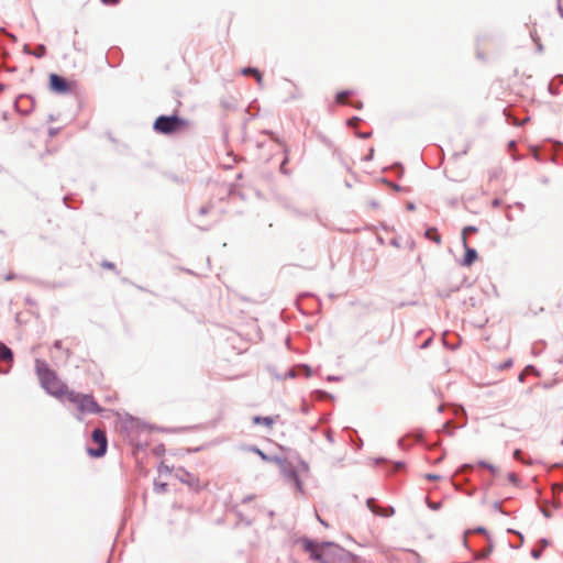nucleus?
Listing matches in <instances>:
<instances>
[{"label":"nucleus","mask_w":563,"mask_h":563,"mask_svg":"<svg viewBox=\"0 0 563 563\" xmlns=\"http://www.w3.org/2000/svg\"><path fill=\"white\" fill-rule=\"evenodd\" d=\"M424 235L434 241L435 243H440V235L437 233V229L434 228H431V229H428L424 233Z\"/></svg>","instance_id":"f3484780"},{"label":"nucleus","mask_w":563,"mask_h":563,"mask_svg":"<svg viewBox=\"0 0 563 563\" xmlns=\"http://www.w3.org/2000/svg\"><path fill=\"white\" fill-rule=\"evenodd\" d=\"M374 153V150H371V153L368 154V157H372Z\"/></svg>","instance_id":"49530a36"},{"label":"nucleus","mask_w":563,"mask_h":563,"mask_svg":"<svg viewBox=\"0 0 563 563\" xmlns=\"http://www.w3.org/2000/svg\"><path fill=\"white\" fill-rule=\"evenodd\" d=\"M415 246V242L412 240L409 241V247L412 249Z\"/></svg>","instance_id":"ea45409f"},{"label":"nucleus","mask_w":563,"mask_h":563,"mask_svg":"<svg viewBox=\"0 0 563 563\" xmlns=\"http://www.w3.org/2000/svg\"><path fill=\"white\" fill-rule=\"evenodd\" d=\"M323 547L328 548V559L324 563H357V556L339 545L324 542Z\"/></svg>","instance_id":"20e7f679"},{"label":"nucleus","mask_w":563,"mask_h":563,"mask_svg":"<svg viewBox=\"0 0 563 563\" xmlns=\"http://www.w3.org/2000/svg\"><path fill=\"white\" fill-rule=\"evenodd\" d=\"M207 212H208V208L207 207H201L199 209V213L202 214V216L206 214Z\"/></svg>","instance_id":"2f4dec72"},{"label":"nucleus","mask_w":563,"mask_h":563,"mask_svg":"<svg viewBox=\"0 0 563 563\" xmlns=\"http://www.w3.org/2000/svg\"><path fill=\"white\" fill-rule=\"evenodd\" d=\"M352 92L349 90L341 91L336 95V102L338 103H344L345 99L351 95Z\"/></svg>","instance_id":"6ab92c4d"},{"label":"nucleus","mask_w":563,"mask_h":563,"mask_svg":"<svg viewBox=\"0 0 563 563\" xmlns=\"http://www.w3.org/2000/svg\"><path fill=\"white\" fill-rule=\"evenodd\" d=\"M14 278V275L13 274H8L4 279L5 280H12Z\"/></svg>","instance_id":"c9c22d12"},{"label":"nucleus","mask_w":563,"mask_h":563,"mask_svg":"<svg viewBox=\"0 0 563 563\" xmlns=\"http://www.w3.org/2000/svg\"><path fill=\"white\" fill-rule=\"evenodd\" d=\"M553 489H554V492H561V490H563V485L562 484H555L553 486Z\"/></svg>","instance_id":"c85d7f7f"},{"label":"nucleus","mask_w":563,"mask_h":563,"mask_svg":"<svg viewBox=\"0 0 563 563\" xmlns=\"http://www.w3.org/2000/svg\"><path fill=\"white\" fill-rule=\"evenodd\" d=\"M317 518H318V520L320 521V523H322V525H323V526H325V527L328 526V525L323 521V519H321L318 515H317Z\"/></svg>","instance_id":"4c0bfd02"},{"label":"nucleus","mask_w":563,"mask_h":563,"mask_svg":"<svg viewBox=\"0 0 563 563\" xmlns=\"http://www.w3.org/2000/svg\"><path fill=\"white\" fill-rule=\"evenodd\" d=\"M184 125H186V121L177 114H173L159 115L155 120L153 128L162 134H172L179 131Z\"/></svg>","instance_id":"7ed1b4c3"},{"label":"nucleus","mask_w":563,"mask_h":563,"mask_svg":"<svg viewBox=\"0 0 563 563\" xmlns=\"http://www.w3.org/2000/svg\"><path fill=\"white\" fill-rule=\"evenodd\" d=\"M35 371L38 376L41 386L47 391V394L63 400L69 390L67 385L62 383L56 373L52 371L47 363L43 360L35 361Z\"/></svg>","instance_id":"f257e3e1"},{"label":"nucleus","mask_w":563,"mask_h":563,"mask_svg":"<svg viewBox=\"0 0 563 563\" xmlns=\"http://www.w3.org/2000/svg\"><path fill=\"white\" fill-rule=\"evenodd\" d=\"M175 477L183 484L189 486L190 488H194L196 490L200 488L199 478L183 467L176 470Z\"/></svg>","instance_id":"0eeeda50"},{"label":"nucleus","mask_w":563,"mask_h":563,"mask_svg":"<svg viewBox=\"0 0 563 563\" xmlns=\"http://www.w3.org/2000/svg\"><path fill=\"white\" fill-rule=\"evenodd\" d=\"M24 52L26 54L33 55L37 58L43 57L46 54V47L43 44H40L34 51H29L27 45L24 46Z\"/></svg>","instance_id":"4468645a"},{"label":"nucleus","mask_w":563,"mask_h":563,"mask_svg":"<svg viewBox=\"0 0 563 563\" xmlns=\"http://www.w3.org/2000/svg\"><path fill=\"white\" fill-rule=\"evenodd\" d=\"M391 245H394V246L398 247V246H399V243H398V241H397L396 239H393V240H391Z\"/></svg>","instance_id":"e433bc0d"},{"label":"nucleus","mask_w":563,"mask_h":563,"mask_svg":"<svg viewBox=\"0 0 563 563\" xmlns=\"http://www.w3.org/2000/svg\"><path fill=\"white\" fill-rule=\"evenodd\" d=\"M299 465H300L301 471L309 472V464L306 461L300 460Z\"/></svg>","instance_id":"b1692460"},{"label":"nucleus","mask_w":563,"mask_h":563,"mask_svg":"<svg viewBox=\"0 0 563 563\" xmlns=\"http://www.w3.org/2000/svg\"><path fill=\"white\" fill-rule=\"evenodd\" d=\"M253 499V496L252 495H249L246 497L243 498V503H247V501H251Z\"/></svg>","instance_id":"f704fd0d"},{"label":"nucleus","mask_w":563,"mask_h":563,"mask_svg":"<svg viewBox=\"0 0 563 563\" xmlns=\"http://www.w3.org/2000/svg\"><path fill=\"white\" fill-rule=\"evenodd\" d=\"M407 210L409 211H413L416 209V206L413 202H408L407 206H406Z\"/></svg>","instance_id":"cd10ccee"},{"label":"nucleus","mask_w":563,"mask_h":563,"mask_svg":"<svg viewBox=\"0 0 563 563\" xmlns=\"http://www.w3.org/2000/svg\"><path fill=\"white\" fill-rule=\"evenodd\" d=\"M92 442L97 444V448H88L87 453L93 457H101L106 454L108 449L107 434L103 430L96 428L91 434Z\"/></svg>","instance_id":"39448f33"},{"label":"nucleus","mask_w":563,"mask_h":563,"mask_svg":"<svg viewBox=\"0 0 563 563\" xmlns=\"http://www.w3.org/2000/svg\"><path fill=\"white\" fill-rule=\"evenodd\" d=\"M250 451L256 453L263 461L265 462H280V457L278 456H271V455H267L266 453H264L261 449H258L257 446H251L250 448Z\"/></svg>","instance_id":"ddd939ff"},{"label":"nucleus","mask_w":563,"mask_h":563,"mask_svg":"<svg viewBox=\"0 0 563 563\" xmlns=\"http://www.w3.org/2000/svg\"><path fill=\"white\" fill-rule=\"evenodd\" d=\"M65 397L78 410V415H76L78 420H82V415L100 413L103 410L90 394L68 390Z\"/></svg>","instance_id":"f03ea898"},{"label":"nucleus","mask_w":563,"mask_h":563,"mask_svg":"<svg viewBox=\"0 0 563 563\" xmlns=\"http://www.w3.org/2000/svg\"><path fill=\"white\" fill-rule=\"evenodd\" d=\"M374 153V150H371V153L368 154V157H372Z\"/></svg>","instance_id":"a18cd8bd"},{"label":"nucleus","mask_w":563,"mask_h":563,"mask_svg":"<svg viewBox=\"0 0 563 563\" xmlns=\"http://www.w3.org/2000/svg\"><path fill=\"white\" fill-rule=\"evenodd\" d=\"M310 553V559L317 561L318 563H324L328 559V548L323 547V543L320 548L313 549Z\"/></svg>","instance_id":"9b49d317"},{"label":"nucleus","mask_w":563,"mask_h":563,"mask_svg":"<svg viewBox=\"0 0 563 563\" xmlns=\"http://www.w3.org/2000/svg\"><path fill=\"white\" fill-rule=\"evenodd\" d=\"M302 367H303V369L306 371V376H307V377H309V376H310V374H311L310 368H309L308 366H302Z\"/></svg>","instance_id":"72a5a7b5"},{"label":"nucleus","mask_w":563,"mask_h":563,"mask_svg":"<svg viewBox=\"0 0 563 563\" xmlns=\"http://www.w3.org/2000/svg\"><path fill=\"white\" fill-rule=\"evenodd\" d=\"M101 265H102V267H104L107 269H113L115 267L112 262H107V261H104Z\"/></svg>","instance_id":"393cba45"},{"label":"nucleus","mask_w":563,"mask_h":563,"mask_svg":"<svg viewBox=\"0 0 563 563\" xmlns=\"http://www.w3.org/2000/svg\"><path fill=\"white\" fill-rule=\"evenodd\" d=\"M12 360H13V353H12L11 349H9L3 343H0V361L11 363ZM8 372H9V368H5V369L0 368L1 374H7Z\"/></svg>","instance_id":"9d476101"},{"label":"nucleus","mask_w":563,"mask_h":563,"mask_svg":"<svg viewBox=\"0 0 563 563\" xmlns=\"http://www.w3.org/2000/svg\"><path fill=\"white\" fill-rule=\"evenodd\" d=\"M463 246L465 249L463 265L471 266L477 260V252L474 249H471L465 240L463 242Z\"/></svg>","instance_id":"f8f14e48"},{"label":"nucleus","mask_w":563,"mask_h":563,"mask_svg":"<svg viewBox=\"0 0 563 563\" xmlns=\"http://www.w3.org/2000/svg\"><path fill=\"white\" fill-rule=\"evenodd\" d=\"M243 75H252L255 77L256 81L261 85L262 84V80H263V77H262V74L261 71L257 69V68H253V67H245L242 69L241 71Z\"/></svg>","instance_id":"2eb2a0df"},{"label":"nucleus","mask_w":563,"mask_h":563,"mask_svg":"<svg viewBox=\"0 0 563 563\" xmlns=\"http://www.w3.org/2000/svg\"><path fill=\"white\" fill-rule=\"evenodd\" d=\"M429 342H430V339L427 340L423 344H422V347H427L429 345Z\"/></svg>","instance_id":"a19ab883"},{"label":"nucleus","mask_w":563,"mask_h":563,"mask_svg":"<svg viewBox=\"0 0 563 563\" xmlns=\"http://www.w3.org/2000/svg\"><path fill=\"white\" fill-rule=\"evenodd\" d=\"M166 488H167V484H165V483L155 484V490L158 493L166 492Z\"/></svg>","instance_id":"5701e85b"},{"label":"nucleus","mask_w":563,"mask_h":563,"mask_svg":"<svg viewBox=\"0 0 563 563\" xmlns=\"http://www.w3.org/2000/svg\"><path fill=\"white\" fill-rule=\"evenodd\" d=\"M297 376V372L295 368H291L288 371V373L286 374V377H289V378H295Z\"/></svg>","instance_id":"a878e982"},{"label":"nucleus","mask_w":563,"mask_h":563,"mask_svg":"<svg viewBox=\"0 0 563 563\" xmlns=\"http://www.w3.org/2000/svg\"><path fill=\"white\" fill-rule=\"evenodd\" d=\"M427 503H428V507L432 510H438L441 508V501H431V500L427 499Z\"/></svg>","instance_id":"4be33fe9"},{"label":"nucleus","mask_w":563,"mask_h":563,"mask_svg":"<svg viewBox=\"0 0 563 563\" xmlns=\"http://www.w3.org/2000/svg\"><path fill=\"white\" fill-rule=\"evenodd\" d=\"M366 505L368 507V509L377 515V516H380V517H391L394 514H395V509L394 507L391 506H388L387 508H380L376 505V500L375 498H368L366 500Z\"/></svg>","instance_id":"1a4fd4ad"},{"label":"nucleus","mask_w":563,"mask_h":563,"mask_svg":"<svg viewBox=\"0 0 563 563\" xmlns=\"http://www.w3.org/2000/svg\"><path fill=\"white\" fill-rule=\"evenodd\" d=\"M476 231H477V229L475 227H466V228H464L463 234H462V242H464V239H465V241H467L468 234L475 233Z\"/></svg>","instance_id":"aec40b11"},{"label":"nucleus","mask_w":563,"mask_h":563,"mask_svg":"<svg viewBox=\"0 0 563 563\" xmlns=\"http://www.w3.org/2000/svg\"><path fill=\"white\" fill-rule=\"evenodd\" d=\"M302 544H303V548H305V550L307 552H311L316 548H321V545L316 544L313 541H311V540H309L307 538L302 539Z\"/></svg>","instance_id":"a211bd4d"},{"label":"nucleus","mask_w":563,"mask_h":563,"mask_svg":"<svg viewBox=\"0 0 563 563\" xmlns=\"http://www.w3.org/2000/svg\"><path fill=\"white\" fill-rule=\"evenodd\" d=\"M284 153H285V159L280 164V172L284 173V174H287V170L285 168V165H286V163L288 161V150H287V147L284 148Z\"/></svg>","instance_id":"412c9836"},{"label":"nucleus","mask_w":563,"mask_h":563,"mask_svg":"<svg viewBox=\"0 0 563 563\" xmlns=\"http://www.w3.org/2000/svg\"><path fill=\"white\" fill-rule=\"evenodd\" d=\"M360 136L363 137V139H366V137L369 136V134L368 133H362V134H360Z\"/></svg>","instance_id":"58836bf2"},{"label":"nucleus","mask_w":563,"mask_h":563,"mask_svg":"<svg viewBox=\"0 0 563 563\" xmlns=\"http://www.w3.org/2000/svg\"><path fill=\"white\" fill-rule=\"evenodd\" d=\"M325 437H327V440H328L330 443H332V442H333V437H332V433H331L330 431H328V432L325 433Z\"/></svg>","instance_id":"c756f323"},{"label":"nucleus","mask_w":563,"mask_h":563,"mask_svg":"<svg viewBox=\"0 0 563 563\" xmlns=\"http://www.w3.org/2000/svg\"><path fill=\"white\" fill-rule=\"evenodd\" d=\"M426 477L428 479H438L440 476L439 475H434V474H427Z\"/></svg>","instance_id":"7c9ffc66"},{"label":"nucleus","mask_w":563,"mask_h":563,"mask_svg":"<svg viewBox=\"0 0 563 563\" xmlns=\"http://www.w3.org/2000/svg\"><path fill=\"white\" fill-rule=\"evenodd\" d=\"M120 0H101L104 4H117Z\"/></svg>","instance_id":"bb28decb"},{"label":"nucleus","mask_w":563,"mask_h":563,"mask_svg":"<svg viewBox=\"0 0 563 563\" xmlns=\"http://www.w3.org/2000/svg\"><path fill=\"white\" fill-rule=\"evenodd\" d=\"M519 453H520V451H519V450H517V451L515 452V456H519Z\"/></svg>","instance_id":"de8ad7c7"},{"label":"nucleus","mask_w":563,"mask_h":563,"mask_svg":"<svg viewBox=\"0 0 563 563\" xmlns=\"http://www.w3.org/2000/svg\"><path fill=\"white\" fill-rule=\"evenodd\" d=\"M402 465H404V463L398 462V463L396 464V467H397V468H400Z\"/></svg>","instance_id":"79ce46f5"},{"label":"nucleus","mask_w":563,"mask_h":563,"mask_svg":"<svg viewBox=\"0 0 563 563\" xmlns=\"http://www.w3.org/2000/svg\"><path fill=\"white\" fill-rule=\"evenodd\" d=\"M374 153V150H371V153L368 154V157H372Z\"/></svg>","instance_id":"c03bdc74"},{"label":"nucleus","mask_w":563,"mask_h":563,"mask_svg":"<svg viewBox=\"0 0 563 563\" xmlns=\"http://www.w3.org/2000/svg\"><path fill=\"white\" fill-rule=\"evenodd\" d=\"M280 466V471L285 479L295 485L296 489L300 493H303V486L299 478L297 470L287 461L280 459V462H277Z\"/></svg>","instance_id":"423d86ee"},{"label":"nucleus","mask_w":563,"mask_h":563,"mask_svg":"<svg viewBox=\"0 0 563 563\" xmlns=\"http://www.w3.org/2000/svg\"><path fill=\"white\" fill-rule=\"evenodd\" d=\"M330 380H338L339 378L338 377H329Z\"/></svg>","instance_id":"37998d69"},{"label":"nucleus","mask_w":563,"mask_h":563,"mask_svg":"<svg viewBox=\"0 0 563 563\" xmlns=\"http://www.w3.org/2000/svg\"><path fill=\"white\" fill-rule=\"evenodd\" d=\"M49 87L53 91L57 93H65L69 90V85L67 80L64 77L56 74H52L49 76Z\"/></svg>","instance_id":"6e6552de"},{"label":"nucleus","mask_w":563,"mask_h":563,"mask_svg":"<svg viewBox=\"0 0 563 563\" xmlns=\"http://www.w3.org/2000/svg\"><path fill=\"white\" fill-rule=\"evenodd\" d=\"M253 423L255 424H264L266 427H272L274 423L273 417H262V416H255L253 418Z\"/></svg>","instance_id":"dca6fc26"},{"label":"nucleus","mask_w":563,"mask_h":563,"mask_svg":"<svg viewBox=\"0 0 563 563\" xmlns=\"http://www.w3.org/2000/svg\"><path fill=\"white\" fill-rule=\"evenodd\" d=\"M54 347L55 349H60L62 347V341L60 340H57L54 342Z\"/></svg>","instance_id":"473e14b6"}]
</instances>
